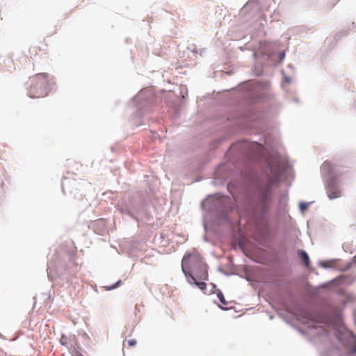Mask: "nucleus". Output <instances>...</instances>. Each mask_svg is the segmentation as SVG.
I'll return each instance as SVG.
<instances>
[{"mask_svg":"<svg viewBox=\"0 0 356 356\" xmlns=\"http://www.w3.org/2000/svg\"><path fill=\"white\" fill-rule=\"evenodd\" d=\"M29 95L31 98H40L47 95L49 90L48 74H38L30 79Z\"/></svg>","mask_w":356,"mask_h":356,"instance_id":"obj_1","label":"nucleus"},{"mask_svg":"<svg viewBox=\"0 0 356 356\" xmlns=\"http://www.w3.org/2000/svg\"><path fill=\"white\" fill-rule=\"evenodd\" d=\"M204 262L201 256L197 252L186 254L181 261V268L186 277H189L191 271L203 264Z\"/></svg>","mask_w":356,"mask_h":356,"instance_id":"obj_2","label":"nucleus"},{"mask_svg":"<svg viewBox=\"0 0 356 356\" xmlns=\"http://www.w3.org/2000/svg\"><path fill=\"white\" fill-rule=\"evenodd\" d=\"M60 343L61 345L67 347L70 352L72 348L77 347L79 345L78 340L75 335L67 336L62 334L60 339Z\"/></svg>","mask_w":356,"mask_h":356,"instance_id":"obj_3","label":"nucleus"},{"mask_svg":"<svg viewBox=\"0 0 356 356\" xmlns=\"http://www.w3.org/2000/svg\"><path fill=\"white\" fill-rule=\"evenodd\" d=\"M207 268V265L204 263L199 267L194 268L191 271V274L197 280H207L209 277Z\"/></svg>","mask_w":356,"mask_h":356,"instance_id":"obj_4","label":"nucleus"},{"mask_svg":"<svg viewBox=\"0 0 356 356\" xmlns=\"http://www.w3.org/2000/svg\"><path fill=\"white\" fill-rule=\"evenodd\" d=\"M47 49V44L46 43H42V46H36L33 45L31 46L29 49V54L31 58H33L34 57H36L38 54V52L40 51H46Z\"/></svg>","mask_w":356,"mask_h":356,"instance_id":"obj_5","label":"nucleus"},{"mask_svg":"<svg viewBox=\"0 0 356 356\" xmlns=\"http://www.w3.org/2000/svg\"><path fill=\"white\" fill-rule=\"evenodd\" d=\"M187 281L191 284H195L198 286L201 290L204 291L207 289V284L204 282H199L197 281V278H195L193 275H190L189 277H186Z\"/></svg>","mask_w":356,"mask_h":356,"instance_id":"obj_6","label":"nucleus"},{"mask_svg":"<svg viewBox=\"0 0 356 356\" xmlns=\"http://www.w3.org/2000/svg\"><path fill=\"white\" fill-rule=\"evenodd\" d=\"M333 166L330 161H325L321 166V171L326 174L330 175L332 173Z\"/></svg>","mask_w":356,"mask_h":356,"instance_id":"obj_7","label":"nucleus"},{"mask_svg":"<svg viewBox=\"0 0 356 356\" xmlns=\"http://www.w3.org/2000/svg\"><path fill=\"white\" fill-rule=\"evenodd\" d=\"M300 258L302 260L306 267L309 268L310 266V261L308 254L304 250H300L298 252Z\"/></svg>","mask_w":356,"mask_h":356,"instance_id":"obj_8","label":"nucleus"},{"mask_svg":"<svg viewBox=\"0 0 356 356\" xmlns=\"http://www.w3.org/2000/svg\"><path fill=\"white\" fill-rule=\"evenodd\" d=\"M327 195L330 199L337 198L340 196V191L337 188H327Z\"/></svg>","mask_w":356,"mask_h":356,"instance_id":"obj_9","label":"nucleus"},{"mask_svg":"<svg viewBox=\"0 0 356 356\" xmlns=\"http://www.w3.org/2000/svg\"><path fill=\"white\" fill-rule=\"evenodd\" d=\"M70 353L72 356H83L81 353V347L79 344L77 346V347L72 348Z\"/></svg>","mask_w":356,"mask_h":356,"instance_id":"obj_10","label":"nucleus"},{"mask_svg":"<svg viewBox=\"0 0 356 356\" xmlns=\"http://www.w3.org/2000/svg\"><path fill=\"white\" fill-rule=\"evenodd\" d=\"M217 296H218V298H219V300L220 301V302L224 305H227V302L225 300L222 293L221 291H219L218 293Z\"/></svg>","mask_w":356,"mask_h":356,"instance_id":"obj_11","label":"nucleus"},{"mask_svg":"<svg viewBox=\"0 0 356 356\" xmlns=\"http://www.w3.org/2000/svg\"><path fill=\"white\" fill-rule=\"evenodd\" d=\"M121 284V281L119 280L118 282H117L115 284L111 286H108L107 287V289L108 290H112V289H114L115 288H117L118 286H119Z\"/></svg>","mask_w":356,"mask_h":356,"instance_id":"obj_12","label":"nucleus"},{"mask_svg":"<svg viewBox=\"0 0 356 356\" xmlns=\"http://www.w3.org/2000/svg\"><path fill=\"white\" fill-rule=\"evenodd\" d=\"M308 204L307 203L302 202L300 204V209L302 211H304L307 209Z\"/></svg>","mask_w":356,"mask_h":356,"instance_id":"obj_13","label":"nucleus"},{"mask_svg":"<svg viewBox=\"0 0 356 356\" xmlns=\"http://www.w3.org/2000/svg\"><path fill=\"white\" fill-rule=\"evenodd\" d=\"M127 343L129 346H134L136 344V341L134 339H129Z\"/></svg>","mask_w":356,"mask_h":356,"instance_id":"obj_14","label":"nucleus"},{"mask_svg":"<svg viewBox=\"0 0 356 356\" xmlns=\"http://www.w3.org/2000/svg\"><path fill=\"white\" fill-rule=\"evenodd\" d=\"M323 266L324 267H327V266H328V265H327V264H323Z\"/></svg>","mask_w":356,"mask_h":356,"instance_id":"obj_15","label":"nucleus"},{"mask_svg":"<svg viewBox=\"0 0 356 356\" xmlns=\"http://www.w3.org/2000/svg\"><path fill=\"white\" fill-rule=\"evenodd\" d=\"M353 351L356 353V346H355V347H354V350H353Z\"/></svg>","mask_w":356,"mask_h":356,"instance_id":"obj_16","label":"nucleus"}]
</instances>
